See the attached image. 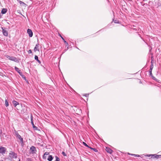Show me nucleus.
<instances>
[{"label":"nucleus","mask_w":161,"mask_h":161,"mask_svg":"<svg viewBox=\"0 0 161 161\" xmlns=\"http://www.w3.org/2000/svg\"><path fill=\"white\" fill-rule=\"evenodd\" d=\"M15 136L16 137L20 140L21 144H23V138L21 137V136L19 134L18 132H15Z\"/></svg>","instance_id":"nucleus-1"},{"label":"nucleus","mask_w":161,"mask_h":161,"mask_svg":"<svg viewBox=\"0 0 161 161\" xmlns=\"http://www.w3.org/2000/svg\"><path fill=\"white\" fill-rule=\"evenodd\" d=\"M9 156L11 158H17V154L15 153L12 151L9 153Z\"/></svg>","instance_id":"nucleus-2"},{"label":"nucleus","mask_w":161,"mask_h":161,"mask_svg":"<svg viewBox=\"0 0 161 161\" xmlns=\"http://www.w3.org/2000/svg\"><path fill=\"white\" fill-rule=\"evenodd\" d=\"M30 151L32 154L35 153L36 152V147L34 146H32L30 148Z\"/></svg>","instance_id":"nucleus-3"},{"label":"nucleus","mask_w":161,"mask_h":161,"mask_svg":"<svg viewBox=\"0 0 161 161\" xmlns=\"http://www.w3.org/2000/svg\"><path fill=\"white\" fill-rule=\"evenodd\" d=\"M6 149L5 147H0V153L4 154L5 153Z\"/></svg>","instance_id":"nucleus-4"},{"label":"nucleus","mask_w":161,"mask_h":161,"mask_svg":"<svg viewBox=\"0 0 161 161\" xmlns=\"http://www.w3.org/2000/svg\"><path fill=\"white\" fill-rule=\"evenodd\" d=\"M31 123L32 125V127L35 130H37V127L33 123V117L32 115H31Z\"/></svg>","instance_id":"nucleus-5"},{"label":"nucleus","mask_w":161,"mask_h":161,"mask_svg":"<svg viewBox=\"0 0 161 161\" xmlns=\"http://www.w3.org/2000/svg\"><path fill=\"white\" fill-rule=\"evenodd\" d=\"M1 28L2 30V33L3 35L5 36H7L8 35V31L4 29V28L3 27H1Z\"/></svg>","instance_id":"nucleus-6"},{"label":"nucleus","mask_w":161,"mask_h":161,"mask_svg":"<svg viewBox=\"0 0 161 161\" xmlns=\"http://www.w3.org/2000/svg\"><path fill=\"white\" fill-rule=\"evenodd\" d=\"M151 158H156L157 159L158 158H161V155H157L156 154H154L151 155Z\"/></svg>","instance_id":"nucleus-7"},{"label":"nucleus","mask_w":161,"mask_h":161,"mask_svg":"<svg viewBox=\"0 0 161 161\" xmlns=\"http://www.w3.org/2000/svg\"><path fill=\"white\" fill-rule=\"evenodd\" d=\"M27 32L30 37H31L33 36V32L30 29H28L27 30Z\"/></svg>","instance_id":"nucleus-8"},{"label":"nucleus","mask_w":161,"mask_h":161,"mask_svg":"<svg viewBox=\"0 0 161 161\" xmlns=\"http://www.w3.org/2000/svg\"><path fill=\"white\" fill-rule=\"evenodd\" d=\"M9 60L15 62H19L17 58L11 56Z\"/></svg>","instance_id":"nucleus-9"},{"label":"nucleus","mask_w":161,"mask_h":161,"mask_svg":"<svg viewBox=\"0 0 161 161\" xmlns=\"http://www.w3.org/2000/svg\"><path fill=\"white\" fill-rule=\"evenodd\" d=\"M39 44L38 43L35 46L34 49V52H36V51H39Z\"/></svg>","instance_id":"nucleus-10"},{"label":"nucleus","mask_w":161,"mask_h":161,"mask_svg":"<svg viewBox=\"0 0 161 161\" xmlns=\"http://www.w3.org/2000/svg\"><path fill=\"white\" fill-rule=\"evenodd\" d=\"M105 150L108 153L110 154L112 153L113 152V150L109 147H106Z\"/></svg>","instance_id":"nucleus-11"},{"label":"nucleus","mask_w":161,"mask_h":161,"mask_svg":"<svg viewBox=\"0 0 161 161\" xmlns=\"http://www.w3.org/2000/svg\"><path fill=\"white\" fill-rule=\"evenodd\" d=\"M14 69L15 70L18 72V73L20 75H21L22 74V73L21 71V70H20L18 68L16 67H15Z\"/></svg>","instance_id":"nucleus-12"},{"label":"nucleus","mask_w":161,"mask_h":161,"mask_svg":"<svg viewBox=\"0 0 161 161\" xmlns=\"http://www.w3.org/2000/svg\"><path fill=\"white\" fill-rule=\"evenodd\" d=\"M12 103L13 104V105L14 107H16V106L18 105H19V103L18 102H17L16 101L14 100L12 101Z\"/></svg>","instance_id":"nucleus-13"},{"label":"nucleus","mask_w":161,"mask_h":161,"mask_svg":"<svg viewBox=\"0 0 161 161\" xmlns=\"http://www.w3.org/2000/svg\"><path fill=\"white\" fill-rule=\"evenodd\" d=\"M49 153L48 152H46L44 154L43 156V158L44 159H46L47 158V156L49 155Z\"/></svg>","instance_id":"nucleus-14"},{"label":"nucleus","mask_w":161,"mask_h":161,"mask_svg":"<svg viewBox=\"0 0 161 161\" xmlns=\"http://www.w3.org/2000/svg\"><path fill=\"white\" fill-rule=\"evenodd\" d=\"M53 157L51 155H49L48 156V158H47V160L49 161H52L53 159Z\"/></svg>","instance_id":"nucleus-15"},{"label":"nucleus","mask_w":161,"mask_h":161,"mask_svg":"<svg viewBox=\"0 0 161 161\" xmlns=\"http://www.w3.org/2000/svg\"><path fill=\"white\" fill-rule=\"evenodd\" d=\"M7 10L6 8H3L2 9L1 11V14H5L7 12Z\"/></svg>","instance_id":"nucleus-16"},{"label":"nucleus","mask_w":161,"mask_h":161,"mask_svg":"<svg viewBox=\"0 0 161 161\" xmlns=\"http://www.w3.org/2000/svg\"><path fill=\"white\" fill-rule=\"evenodd\" d=\"M35 59L40 64L41 63V62L38 59V57L37 56H36V55L35 56Z\"/></svg>","instance_id":"nucleus-17"},{"label":"nucleus","mask_w":161,"mask_h":161,"mask_svg":"<svg viewBox=\"0 0 161 161\" xmlns=\"http://www.w3.org/2000/svg\"><path fill=\"white\" fill-rule=\"evenodd\" d=\"M59 36L61 37V38H62V40H63V41H64V42L65 43V44L66 45V46H68V43L64 39V38L63 37L61 36V35H59Z\"/></svg>","instance_id":"nucleus-18"},{"label":"nucleus","mask_w":161,"mask_h":161,"mask_svg":"<svg viewBox=\"0 0 161 161\" xmlns=\"http://www.w3.org/2000/svg\"><path fill=\"white\" fill-rule=\"evenodd\" d=\"M5 105L6 107H8L9 105L8 103L7 99H5Z\"/></svg>","instance_id":"nucleus-19"},{"label":"nucleus","mask_w":161,"mask_h":161,"mask_svg":"<svg viewBox=\"0 0 161 161\" xmlns=\"http://www.w3.org/2000/svg\"><path fill=\"white\" fill-rule=\"evenodd\" d=\"M152 69H150L149 71V72L150 75L151 76H152Z\"/></svg>","instance_id":"nucleus-20"},{"label":"nucleus","mask_w":161,"mask_h":161,"mask_svg":"<svg viewBox=\"0 0 161 161\" xmlns=\"http://www.w3.org/2000/svg\"><path fill=\"white\" fill-rule=\"evenodd\" d=\"M21 75V77H22V78L23 79H24L25 80H26V77H25V76L24 75L22 74V73L21 75Z\"/></svg>","instance_id":"nucleus-21"},{"label":"nucleus","mask_w":161,"mask_h":161,"mask_svg":"<svg viewBox=\"0 0 161 161\" xmlns=\"http://www.w3.org/2000/svg\"><path fill=\"white\" fill-rule=\"evenodd\" d=\"M56 160L55 161H60L59 158L57 156H55Z\"/></svg>","instance_id":"nucleus-22"},{"label":"nucleus","mask_w":161,"mask_h":161,"mask_svg":"<svg viewBox=\"0 0 161 161\" xmlns=\"http://www.w3.org/2000/svg\"><path fill=\"white\" fill-rule=\"evenodd\" d=\"M83 144L86 147H89V146H88L86 143L85 142H83Z\"/></svg>","instance_id":"nucleus-23"},{"label":"nucleus","mask_w":161,"mask_h":161,"mask_svg":"<svg viewBox=\"0 0 161 161\" xmlns=\"http://www.w3.org/2000/svg\"><path fill=\"white\" fill-rule=\"evenodd\" d=\"M27 161H32V159L31 158H27L26 160Z\"/></svg>","instance_id":"nucleus-24"},{"label":"nucleus","mask_w":161,"mask_h":161,"mask_svg":"<svg viewBox=\"0 0 161 161\" xmlns=\"http://www.w3.org/2000/svg\"><path fill=\"white\" fill-rule=\"evenodd\" d=\"M92 149L95 152H97L98 151L95 148H92Z\"/></svg>","instance_id":"nucleus-25"},{"label":"nucleus","mask_w":161,"mask_h":161,"mask_svg":"<svg viewBox=\"0 0 161 161\" xmlns=\"http://www.w3.org/2000/svg\"><path fill=\"white\" fill-rule=\"evenodd\" d=\"M5 57L6 58H8L9 59H10V56L8 55H5Z\"/></svg>","instance_id":"nucleus-26"},{"label":"nucleus","mask_w":161,"mask_h":161,"mask_svg":"<svg viewBox=\"0 0 161 161\" xmlns=\"http://www.w3.org/2000/svg\"><path fill=\"white\" fill-rule=\"evenodd\" d=\"M28 52V53H29V54L31 53H32V51H31V49L29 50Z\"/></svg>","instance_id":"nucleus-27"},{"label":"nucleus","mask_w":161,"mask_h":161,"mask_svg":"<svg viewBox=\"0 0 161 161\" xmlns=\"http://www.w3.org/2000/svg\"><path fill=\"white\" fill-rule=\"evenodd\" d=\"M18 1H19V3H20V4H21V3H24V2L21 1H19V0H17Z\"/></svg>","instance_id":"nucleus-28"},{"label":"nucleus","mask_w":161,"mask_h":161,"mask_svg":"<svg viewBox=\"0 0 161 161\" xmlns=\"http://www.w3.org/2000/svg\"><path fill=\"white\" fill-rule=\"evenodd\" d=\"M62 153L63 155L64 156H66V154L64 152H63Z\"/></svg>","instance_id":"nucleus-29"},{"label":"nucleus","mask_w":161,"mask_h":161,"mask_svg":"<svg viewBox=\"0 0 161 161\" xmlns=\"http://www.w3.org/2000/svg\"><path fill=\"white\" fill-rule=\"evenodd\" d=\"M132 155H135V156L136 157H139V155H138V154H132Z\"/></svg>","instance_id":"nucleus-30"},{"label":"nucleus","mask_w":161,"mask_h":161,"mask_svg":"<svg viewBox=\"0 0 161 161\" xmlns=\"http://www.w3.org/2000/svg\"><path fill=\"white\" fill-rule=\"evenodd\" d=\"M151 155L152 154L147 155L146 156L148 157H150V156H151Z\"/></svg>","instance_id":"nucleus-31"},{"label":"nucleus","mask_w":161,"mask_h":161,"mask_svg":"<svg viewBox=\"0 0 161 161\" xmlns=\"http://www.w3.org/2000/svg\"><path fill=\"white\" fill-rule=\"evenodd\" d=\"M2 14L0 13V19L2 17Z\"/></svg>","instance_id":"nucleus-32"},{"label":"nucleus","mask_w":161,"mask_h":161,"mask_svg":"<svg viewBox=\"0 0 161 161\" xmlns=\"http://www.w3.org/2000/svg\"><path fill=\"white\" fill-rule=\"evenodd\" d=\"M153 68V66L152 65L150 67V69H152Z\"/></svg>","instance_id":"nucleus-33"},{"label":"nucleus","mask_w":161,"mask_h":161,"mask_svg":"<svg viewBox=\"0 0 161 161\" xmlns=\"http://www.w3.org/2000/svg\"><path fill=\"white\" fill-rule=\"evenodd\" d=\"M88 147L90 148V149H92V148H92V147Z\"/></svg>","instance_id":"nucleus-34"},{"label":"nucleus","mask_w":161,"mask_h":161,"mask_svg":"<svg viewBox=\"0 0 161 161\" xmlns=\"http://www.w3.org/2000/svg\"><path fill=\"white\" fill-rule=\"evenodd\" d=\"M114 23H117V21H116V20H115V21H114Z\"/></svg>","instance_id":"nucleus-35"},{"label":"nucleus","mask_w":161,"mask_h":161,"mask_svg":"<svg viewBox=\"0 0 161 161\" xmlns=\"http://www.w3.org/2000/svg\"><path fill=\"white\" fill-rule=\"evenodd\" d=\"M0 161H3V160H1Z\"/></svg>","instance_id":"nucleus-36"}]
</instances>
